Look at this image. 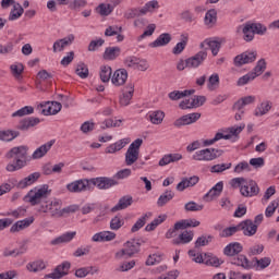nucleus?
Instances as JSON below:
<instances>
[{
  "label": "nucleus",
  "instance_id": "nucleus-1",
  "mask_svg": "<svg viewBox=\"0 0 279 279\" xmlns=\"http://www.w3.org/2000/svg\"><path fill=\"white\" fill-rule=\"evenodd\" d=\"M27 151H29V147L25 145L11 148L4 157L7 160H12V158H15V163H8L5 171H9V173H14V171H21L23 167H27Z\"/></svg>",
  "mask_w": 279,
  "mask_h": 279
},
{
  "label": "nucleus",
  "instance_id": "nucleus-2",
  "mask_svg": "<svg viewBox=\"0 0 279 279\" xmlns=\"http://www.w3.org/2000/svg\"><path fill=\"white\" fill-rule=\"evenodd\" d=\"M231 186L233 189H240V193L243 197H254L260 193L258 183L254 180H245V178H234L231 180Z\"/></svg>",
  "mask_w": 279,
  "mask_h": 279
},
{
  "label": "nucleus",
  "instance_id": "nucleus-3",
  "mask_svg": "<svg viewBox=\"0 0 279 279\" xmlns=\"http://www.w3.org/2000/svg\"><path fill=\"white\" fill-rule=\"evenodd\" d=\"M49 195H51V190H49V185L44 184L39 189L35 187L31 190L24 197V202H28L32 206H38V204H43Z\"/></svg>",
  "mask_w": 279,
  "mask_h": 279
},
{
  "label": "nucleus",
  "instance_id": "nucleus-4",
  "mask_svg": "<svg viewBox=\"0 0 279 279\" xmlns=\"http://www.w3.org/2000/svg\"><path fill=\"white\" fill-rule=\"evenodd\" d=\"M223 156V150L218 148H204L193 154L192 160L196 162H210Z\"/></svg>",
  "mask_w": 279,
  "mask_h": 279
},
{
  "label": "nucleus",
  "instance_id": "nucleus-5",
  "mask_svg": "<svg viewBox=\"0 0 279 279\" xmlns=\"http://www.w3.org/2000/svg\"><path fill=\"white\" fill-rule=\"evenodd\" d=\"M242 34H244V40L246 43H252L254 40V36L256 34L258 36H264V34H267V26L260 24V23H245L242 29Z\"/></svg>",
  "mask_w": 279,
  "mask_h": 279
},
{
  "label": "nucleus",
  "instance_id": "nucleus-6",
  "mask_svg": "<svg viewBox=\"0 0 279 279\" xmlns=\"http://www.w3.org/2000/svg\"><path fill=\"white\" fill-rule=\"evenodd\" d=\"M141 252V241L131 240L124 244V248L116 253V258L121 260V258H132L134 254Z\"/></svg>",
  "mask_w": 279,
  "mask_h": 279
},
{
  "label": "nucleus",
  "instance_id": "nucleus-7",
  "mask_svg": "<svg viewBox=\"0 0 279 279\" xmlns=\"http://www.w3.org/2000/svg\"><path fill=\"white\" fill-rule=\"evenodd\" d=\"M39 213H50L51 217H62V201L53 198L50 202H46L39 208Z\"/></svg>",
  "mask_w": 279,
  "mask_h": 279
},
{
  "label": "nucleus",
  "instance_id": "nucleus-8",
  "mask_svg": "<svg viewBox=\"0 0 279 279\" xmlns=\"http://www.w3.org/2000/svg\"><path fill=\"white\" fill-rule=\"evenodd\" d=\"M124 64L129 69H136L137 71H147L149 62L135 56H130L124 59Z\"/></svg>",
  "mask_w": 279,
  "mask_h": 279
},
{
  "label": "nucleus",
  "instance_id": "nucleus-9",
  "mask_svg": "<svg viewBox=\"0 0 279 279\" xmlns=\"http://www.w3.org/2000/svg\"><path fill=\"white\" fill-rule=\"evenodd\" d=\"M89 184H93V186H97V189H99L100 191H107L108 189H112V186H117L119 182L108 177H98L89 179Z\"/></svg>",
  "mask_w": 279,
  "mask_h": 279
},
{
  "label": "nucleus",
  "instance_id": "nucleus-10",
  "mask_svg": "<svg viewBox=\"0 0 279 279\" xmlns=\"http://www.w3.org/2000/svg\"><path fill=\"white\" fill-rule=\"evenodd\" d=\"M208 58V52L206 50H202L197 52L195 56L190 57L185 60V65L187 69H197L201 64H204V61Z\"/></svg>",
  "mask_w": 279,
  "mask_h": 279
},
{
  "label": "nucleus",
  "instance_id": "nucleus-11",
  "mask_svg": "<svg viewBox=\"0 0 279 279\" xmlns=\"http://www.w3.org/2000/svg\"><path fill=\"white\" fill-rule=\"evenodd\" d=\"M256 51L242 52L233 59V64L234 66H243V64H250L256 61Z\"/></svg>",
  "mask_w": 279,
  "mask_h": 279
},
{
  "label": "nucleus",
  "instance_id": "nucleus-12",
  "mask_svg": "<svg viewBox=\"0 0 279 279\" xmlns=\"http://www.w3.org/2000/svg\"><path fill=\"white\" fill-rule=\"evenodd\" d=\"M202 119V113L194 112L185 114L173 122L174 128H182V125H191Z\"/></svg>",
  "mask_w": 279,
  "mask_h": 279
},
{
  "label": "nucleus",
  "instance_id": "nucleus-13",
  "mask_svg": "<svg viewBox=\"0 0 279 279\" xmlns=\"http://www.w3.org/2000/svg\"><path fill=\"white\" fill-rule=\"evenodd\" d=\"M202 119V113L194 112L185 114L173 122L174 128H182V125H191Z\"/></svg>",
  "mask_w": 279,
  "mask_h": 279
},
{
  "label": "nucleus",
  "instance_id": "nucleus-14",
  "mask_svg": "<svg viewBox=\"0 0 279 279\" xmlns=\"http://www.w3.org/2000/svg\"><path fill=\"white\" fill-rule=\"evenodd\" d=\"M70 269H71V263L63 262L61 265L54 268L53 272L46 275V278H51V279L64 278V276L69 275Z\"/></svg>",
  "mask_w": 279,
  "mask_h": 279
},
{
  "label": "nucleus",
  "instance_id": "nucleus-15",
  "mask_svg": "<svg viewBox=\"0 0 279 279\" xmlns=\"http://www.w3.org/2000/svg\"><path fill=\"white\" fill-rule=\"evenodd\" d=\"M240 232H243L244 236H254L258 229L252 219L241 221L239 225Z\"/></svg>",
  "mask_w": 279,
  "mask_h": 279
},
{
  "label": "nucleus",
  "instance_id": "nucleus-16",
  "mask_svg": "<svg viewBox=\"0 0 279 279\" xmlns=\"http://www.w3.org/2000/svg\"><path fill=\"white\" fill-rule=\"evenodd\" d=\"M74 40H75V35L73 34L68 35L62 39H58L57 41H54L52 46L53 53H58V51H64V48L73 45Z\"/></svg>",
  "mask_w": 279,
  "mask_h": 279
},
{
  "label": "nucleus",
  "instance_id": "nucleus-17",
  "mask_svg": "<svg viewBox=\"0 0 279 279\" xmlns=\"http://www.w3.org/2000/svg\"><path fill=\"white\" fill-rule=\"evenodd\" d=\"M38 123H40V118H34V117L25 118L19 122L17 129L21 132H28L31 128H36Z\"/></svg>",
  "mask_w": 279,
  "mask_h": 279
},
{
  "label": "nucleus",
  "instance_id": "nucleus-18",
  "mask_svg": "<svg viewBox=\"0 0 279 279\" xmlns=\"http://www.w3.org/2000/svg\"><path fill=\"white\" fill-rule=\"evenodd\" d=\"M114 239H117V233L112 231H101L95 233L92 241H94V243H106L108 241H114Z\"/></svg>",
  "mask_w": 279,
  "mask_h": 279
},
{
  "label": "nucleus",
  "instance_id": "nucleus-19",
  "mask_svg": "<svg viewBox=\"0 0 279 279\" xmlns=\"http://www.w3.org/2000/svg\"><path fill=\"white\" fill-rule=\"evenodd\" d=\"M134 97V84L130 83L122 90V95L120 96V105L130 106V101Z\"/></svg>",
  "mask_w": 279,
  "mask_h": 279
},
{
  "label": "nucleus",
  "instance_id": "nucleus-20",
  "mask_svg": "<svg viewBox=\"0 0 279 279\" xmlns=\"http://www.w3.org/2000/svg\"><path fill=\"white\" fill-rule=\"evenodd\" d=\"M134 204V198L132 195L122 196L116 206L111 208V213H119V210H125V208H130Z\"/></svg>",
  "mask_w": 279,
  "mask_h": 279
},
{
  "label": "nucleus",
  "instance_id": "nucleus-21",
  "mask_svg": "<svg viewBox=\"0 0 279 279\" xmlns=\"http://www.w3.org/2000/svg\"><path fill=\"white\" fill-rule=\"evenodd\" d=\"M90 184V180H77L66 185L68 191L70 193H82V191H86V186Z\"/></svg>",
  "mask_w": 279,
  "mask_h": 279
},
{
  "label": "nucleus",
  "instance_id": "nucleus-22",
  "mask_svg": "<svg viewBox=\"0 0 279 279\" xmlns=\"http://www.w3.org/2000/svg\"><path fill=\"white\" fill-rule=\"evenodd\" d=\"M223 192V182H218L214 187H211L208 193L203 197L204 202H213L215 197H219Z\"/></svg>",
  "mask_w": 279,
  "mask_h": 279
},
{
  "label": "nucleus",
  "instance_id": "nucleus-23",
  "mask_svg": "<svg viewBox=\"0 0 279 279\" xmlns=\"http://www.w3.org/2000/svg\"><path fill=\"white\" fill-rule=\"evenodd\" d=\"M243 252V245L239 242H232L223 248L225 256H230L234 258V256H239Z\"/></svg>",
  "mask_w": 279,
  "mask_h": 279
},
{
  "label": "nucleus",
  "instance_id": "nucleus-24",
  "mask_svg": "<svg viewBox=\"0 0 279 279\" xmlns=\"http://www.w3.org/2000/svg\"><path fill=\"white\" fill-rule=\"evenodd\" d=\"M111 82L114 86H123V84L128 82V70L125 69L117 70L113 73V76L111 77Z\"/></svg>",
  "mask_w": 279,
  "mask_h": 279
},
{
  "label": "nucleus",
  "instance_id": "nucleus-25",
  "mask_svg": "<svg viewBox=\"0 0 279 279\" xmlns=\"http://www.w3.org/2000/svg\"><path fill=\"white\" fill-rule=\"evenodd\" d=\"M56 141L51 140L47 142L46 144L41 145L38 147L34 153H33V160H38L40 158H44V156H47L48 151L53 147V144Z\"/></svg>",
  "mask_w": 279,
  "mask_h": 279
},
{
  "label": "nucleus",
  "instance_id": "nucleus-26",
  "mask_svg": "<svg viewBox=\"0 0 279 279\" xmlns=\"http://www.w3.org/2000/svg\"><path fill=\"white\" fill-rule=\"evenodd\" d=\"M40 178V173L39 172H33L31 173L28 177L22 179L19 183H17V187L19 189H27V186H32V184H34L36 181H38Z\"/></svg>",
  "mask_w": 279,
  "mask_h": 279
},
{
  "label": "nucleus",
  "instance_id": "nucleus-27",
  "mask_svg": "<svg viewBox=\"0 0 279 279\" xmlns=\"http://www.w3.org/2000/svg\"><path fill=\"white\" fill-rule=\"evenodd\" d=\"M169 43H171V34L162 33L155 41L149 44V47L156 49L158 47H166V45H169Z\"/></svg>",
  "mask_w": 279,
  "mask_h": 279
},
{
  "label": "nucleus",
  "instance_id": "nucleus-28",
  "mask_svg": "<svg viewBox=\"0 0 279 279\" xmlns=\"http://www.w3.org/2000/svg\"><path fill=\"white\" fill-rule=\"evenodd\" d=\"M121 56V47L116 46V47H107L105 49V52L102 54L104 60L112 61L117 60Z\"/></svg>",
  "mask_w": 279,
  "mask_h": 279
},
{
  "label": "nucleus",
  "instance_id": "nucleus-29",
  "mask_svg": "<svg viewBox=\"0 0 279 279\" xmlns=\"http://www.w3.org/2000/svg\"><path fill=\"white\" fill-rule=\"evenodd\" d=\"M34 223V218H26L24 220L16 221L10 229V232H21V230H25V228H29Z\"/></svg>",
  "mask_w": 279,
  "mask_h": 279
},
{
  "label": "nucleus",
  "instance_id": "nucleus-30",
  "mask_svg": "<svg viewBox=\"0 0 279 279\" xmlns=\"http://www.w3.org/2000/svg\"><path fill=\"white\" fill-rule=\"evenodd\" d=\"M232 265L243 267V269H252V260L247 259L245 255H236L231 259Z\"/></svg>",
  "mask_w": 279,
  "mask_h": 279
},
{
  "label": "nucleus",
  "instance_id": "nucleus-31",
  "mask_svg": "<svg viewBox=\"0 0 279 279\" xmlns=\"http://www.w3.org/2000/svg\"><path fill=\"white\" fill-rule=\"evenodd\" d=\"M199 182V177H191V178H185L183 179L178 185H177V191H185V189H191V186H195Z\"/></svg>",
  "mask_w": 279,
  "mask_h": 279
},
{
  "label": "nucleus",
  "instance_id": "nucleus-32",
  "mask_svg": "<svg viewBox=\"0 0 279 279\" xmlns=\"http://www.w3.org/2000/svg\"><path fill=\"white\" fill-rule=\"evenodd\" d=\"M191 95H195V89H185L183 92L173 90L169 93L168 97L171 101H179V99H184V97H191Z\"/></svg>",
  "mask_w": 279,
  "mask_h": 279
},
{
  "label": "nucleus",
  "instance_id": "nucleus-33",
  "mask_svg": "<svg viewBox=\"0 0 279 279\" xmlns=\"http://www.w3.org/2000/svg\"><path fill=\"white\" fill-rule=\"evenodd\" d=\"M193 236H195V234L193 233V231H183L181 234H179V238L173 240V244L174 245H186V243H191L193 241Z\"/></svg>",
  "mask_w": 279,
  "mask_h": 279
},
{
  "label": "nucleus",
  "instance_id": "nucleus-34",
  "mask_svg": "<svg viewBox=\"0 0 279 279\" xmlns=\"http://www.w3.org/2000/svg\"><path fill=\"white\" fill-rule=\"evenodd\" d=\"M21 136V132L14 130H3L0 131V141L4 143H11L14 138H19Z\"/></svg>",
  "mask_w": 279,
  "mask_h": 279
},
{
  "label": "nucleus",
  "instance_id": "nucleus-35",
  "mask_svg": "<svg viewBox=\"0 0 279 279\" xmlns=\"http://www.w3.org/2000/svg\"><path fill=\"white\" fill-rule=\"evenodd\" d=\"M206 46L208 47V49H210L213 56H217V53H219V50L221 49V43L217 40L206 39L201 43V49H204V47Z\"/></svg>",
  "mask_w": 279,
  "mask_h": 279
},
{
  "label": "nucleus",
  "instance_id": "nucleus-36",
  "mask_svg": "<svg viewBox=\"0 0 279 279\" xmlns=\"http://www.w3.org/2000/svg\"><path fill=\"white\" fill-rule=\"evenodd\" d=\"M272 104L269 100L263 101L259 106L256 107L254 111V117H265L271 110Z\"/></svg>",
  "mask_w": 279,
  "mask_h": 279
},
{
  "label": "nucleus",
  "instance_id": "nucleus-37",
  "mask_svg": "<svg viewBox=\"0 0 279 279\" xmlns=\"http://www.w3.org/2000/svg\"><path fill=\"white\" fill-rule=\"evenodd\" d=\"M128 143H130V140H126V138L120 140V141L109 145L106 148V154H117V151H121V149H123V147H125V145H128Z\"/></svg>",
  "mask_w": 279,
  "mask_h": 279
},
{
  "label": "nucleus",
  "instance_id": "nucleus-38",
  "mask_svg": "<svg viewBox=\"0 0 279 279\" xmlns=\"http://www.w3.org/2000/svg\"><path fill=\"white\" fill-rule=\"evenodd\" d=\"M256 101V96H246L241 99H239L234 105H233V110H243L245 106H250V104H254Z\"/></svg>",
  "mask_w": 279,
  "mask_h": 279
},
{
  "label": "nucleus",
  "instance_id": "nucleus-39",
  "mask_svg": "<svg viewBox=\"0 0 279 279\" xmlns=\"http://www.w3.org/2000/svg\"><path fill=\"white\" fill-rule=\"evenodd\" d=\"M252 268L255 267L256 269H267L271 265V258L269 257H263L260 259H257L254 257L251 260Z\"/></svg>",
  "mask_w": 279,
  "mask_h": 279
},
{
  "label": "nucleus",
  "instance_id": "nucleus-40",
  "mask_svg": "<svg viewBox=\"0 0 279 279\" xmlns=\"http://www.w3.org/2000/svg\"><path fill=\"white\" fill-rule=\"evenodd\" d=\"M27 271H33L34 274L38 271H43V269H47V264H45V260L37 259L35 262L28 263L26 265Z\"/></svg>",
  "mask_w": 279,
  "mask_h": 279
},
{
  "label": "nucleus",
  "instance_id": "nucleus-41",
  "mask_svg": "<svg viewBox=\"0 0 279 279\" xmlns=\"http://www.w3.org/2000/svg\"><path fill=\"white\" fill-rule=\"evenodd\" d=\"M75 234H77V232L75 231L63 233L61 236L52 240L51 245H60V243H70V241H73V239H75Z\"/></svg>",
  "mask_w": 279,
  "mask_h": 279
},
{
  "label": "nucleus",
  "instance_id": "nucleus-42",
  "mask_svg": "<svg viewBox=\"0 0 279 279\" xmlns=\"http://www.w3.org/2000/svg\"><path fill=\"white\" fill-rule=\"evenodd\" d=\"M204 23L207 27H215L217 24V10H208L205 14Z\"/></svg>",
  "mask_w": 279,
  "mask_h": 279
},
{
  "label": "nucleus",
  "instance_id": "nucleus-43",
  "mask_svg": "<svg viewBox=\"0 0 279 279\" xmlns=\"http://www.w3.org/2000/svg\"><path fill=\"white\" fill-rule=\"evenodd\" d=\"M150 123L153 125H160L165 121V111L156 110L149 113L148 116Z\"/></svg>",
  "mask_w": 279,
  "mask_h": 279
},
{
  "label": "nucleus",
  "instance_id": "nucleus-44",
  "mask_svg": "<svg viewBox=\"0 0 279 279\" xmlns=\"http://www.w3.org/2000/svg\"><path fill=\"white\" fill-rule=\"evenodd\" d=\"M60 110H62V104L58 101H52L51 106H49L47 109L41 110V114H44L45 117H49L51 114H58Z\"/></svg>",
  "mask_w": 279,
  "mask_h": 279
},
{
  "label": "nucleus",
  "instance_id": "nucleus-45",
  "mask_svg": "<svg viewBox=\"0 0 279 279\" xmlns=\"http://www.w3.org/2000/svg\"><path fill=\"white\" fill-rule=\"evenodd\" d=\"M187 43H189V35H184V34L181 35V41L173 47L172 53H174V56H180V53H182V51L186 49Z\"/></svg>",
  "mask_w": 279,
  "mask_h": 279
},
{
  "label": "nucleus",
  "instance_id": "nucleus-46",
  "mask_svg": "<svg viewBox=\"0 0 279 279\" xmlns=\"http://www.w3.org/2000/svg\"><path fill=\"white\" fill-rule=\"evenodd\" d=\"M175 197V194L172 191H166L163 194H161L157 201V206L159 208H162V206H167L171 199Z\"/></svg>",
  "mask_w": 279,
  "mask_h": 279
},
{
  "label": "nucleus",
  "instance_id": "nucleus-47",
  "mask_svg": "<svg viewBox=\"0 0 279 279\" xmlns=\"http://www.w3.org/2000/svg\"><path fill=\"white\" fill-rule=\"evenodd\" d=\"M138 151L128 148L125 153V165L126 167H132L138 160Z\"/></svg>",
  "mask_w": 279,
  "mask_h": 279
},
{
  "label": "nucleus",
  "instance_id": "nucleus-48",
  "mask_svg": "<svg viewBox=\"0 0 279 279\" xmlns=\"http://www.w3.org/2000/svg\"><path fill=\"white\" fill-rule=\"evenodd\" d=\"M25 10L21 5V3H16L13 5V9L10 12L9 21H16L17 19H21L23 16V13Z\"/></svg>",
  "mask_w": 279,
  "mask_h": 279
},
{
  "label": "nucleus",
  "instance_id": "nucleus-49",
  "mask_svg": "<svg viewBox=\"0 0 279 279\" xmlns=\"http://www.w3.org/2000/svg\"><path fill=\"white\" fill-rule=\"evenodd\" d=\"M11 73L15 80H22L23 78V71H25V66L23 63H14L10 65Z\"/></svg>",
  "mask_w": 279,
  "mask_h": 279
},
{
  "label": "nucleus",
  "instance_id": "nucleus-50",
  "mask_svg": "<svg viewBox=\"0 0 279 279\" xmlns=\"http://www.w3.org/2000/svg\"><path fill=\"white\" fill-rule=\"evenodd\" d=\"M25 252H27V246L22 245L20 248H14V250L5 248L3 251V256L4 257L13 256L14 258H16V256H21L25 254Z\"/></svg>",
  "mask_w": 279,
  "mask_h": 279
},
{
  "label": "nucleus",
  "instance_id": "nucleus-51",
  "mask_svg": "<svg viewBox=\"0 0 279 279\" xmlns=\"http://www.w3.org/2000/svg\"><path fill=\"white\" fill-rule=\"evenodd\" d=\"M75 73L78 75V77H81V80H86L89 75L88 65H86L84 62H80L76 65Z\"/></svg>",
  "mask_w": 279,
  "mask_h": 279
},
{
  "label": "nucleus",
  "instance_id": "nucleus-52",
  "mask_svg": "<svg viewBox=\"0 0 279 279\" xmlns=\"http://www.w3.org/2000/svg\"><path fill=\"white\" fill-rule=\"evenodd\" d=\"M112 78V68L109 65H102L100 68V80L101 82L106 83V82H110V80Z\"/></svg>",
  "mask_w": 279,
  "mask_h": 279
},
{
  "label": "nucleus",
  "instance_id": "nucleus-53",
  "mask_svg": "<svg viewBox=\"0 0 279 279\" xmlns=\"http://www.w3.org/2000/svg\"><path fill=\"white\" fill-rule=\"evenodd\" d=\"M29 114H34V107L25 106V107H22L21 109H19L17 111L13 112L12 118L13 119L16 117L23 118V117H27Z\"/></svg>",
  "mask_w": 279,
  "mask_h": 279
},
{
  "label": "nucleus",
  "instance_id": "nucleus-54",
  "mask_svg": "<svg viewBox=\"0 0 279 279\" xmlns=\"http://www.w3.org/2000/svg\"><path fill=\"white\" fill-rule=\"evenodd\" d=\"M267 69V62L265 59H260L256 66L253 69V72H251L255 77H258L259 75H263L265 73V70Z\"/></svg>",
  "mask_w": 279,
  "mask_h": 279
},
{
  "label": "nucleus",
  "instance_id": "nucleus-55",
  "mask_svg": "<svg viewBox=\"0 0 279 279\" xmlns=\"http://www.w3.org/2000/svg\"><path fill=\"white\" fill-rule=\"evenodd\" d=\"M184 209L186 213H199V211L204 210V205H199V204L191 201L184 205Z\"/></svg>",
  "mask_w": 279,
  "mask_h": 279
},
{
  "label": "nucleus",
  "instance_id": "nucleus-56",
  "mask_svg": "<svg viewBox=\"0 0 279 279\" xmlns=\"http://www.w3.org/2000/svg\"><path fill=\"white\" fill-rule=\"evenodd\" d=\"M160 8L157 0H151L147 2L141 10V14H147V12H153L154 10H157Z\"/></svg>",
  "mask_w": 279,
  "mask_h": 279
},
{
  "label": "nucleus",
  "instance_id": "nucleus-57",
  "mask_svg": "<svg viewBox=\"0 0 279 279\" xmlns=\"http://www.w3.org/2000/svg\"><path fill=\"white\" fill-rule=\"evenodd\" d=\"M124 223H125V221L123 220V218L121 216H116L110 221V229L111 230H121V228H123Z\"/></svg>",
  "mask_w": 279,
  "mask_h": 279
},
{
  "label": "nucleus",
  "instance_id": "nucleus-58",
  "mask_svg": "<svg viewBox=\"0 0 279 279\" xmlns=\"http://www.w3.org/2000/svg\"><path fill=\"white\" fill-rule=\"evenodd\" d=\"M236 232H240L239 225L235 227H228V228L223 229L220 232V236L222 239H228V236H234V234H236Z\"/></svg>",
  "mask_w": 279,
  "mask_h": 279
},
{
  "label": "nucleus",
  "instance_id": "nucleus-59",
  "mask_svg": "<svg viewBox=\"0 0 279 279\" xmlns=\"http://www.w3.org/2000/svg\"><path fill=\"white\" fill-rule=\"evenodd\" d=\"M98 10H99L100 16H110L114 8L112 7V4L101 3L98 5Z\"/></svg>",
  "mask_w": 279,
  "mask_h": 279
},
{
  "label": "nucleus",
  "instance_id": "nucleus-60",
  "mask_svg": "<svg viewBox=\"0 0 279 279\" xmlns=\"http://www.w3.org/2000/svg\"><path fill=\"white\" fill-rule=\"evenodd\" d=\"M162 254H153L149 255L147 260H146V265L149 267L151 265H158L159 263H162Z\"/></svg>",
  "mask_w": 279,
  "mask_h": 279
},
{
  "label": "nucleus",
  "instance_id": "nucleus-61",
  "mask_svg": "<svg viewBox=\"0 0 279 279\" xmlns=\"http://www.w3.org/2000/svg\"><path fill=\"white\" fill-rule=\"evenodd\" d=\"M147 217L148 215L145 214L142 218L137 219V221L133 225L131 232H138V230H141V228L147 223Z\"/></svg>",
  "mask_w": 279,
  "mask_h": 279
},
{
  "label": "nucleus",
  "instance_id": "nucleus-62",
  "mask_svg": "<svg viewBox=\"0 0 279 279\" xmlns=\"http://www.w3.org/2000/svg\"><path fill=\"white\" fill-rule=\"evenodd\" d=\"M253 80H256V75L250 72L238 80V86H245V84H250V82H253Z\"/></svg>",
  "mask_w": 279,
  "mask_h": 279
},
{
  "label": "nucleus",
  "instance_id": "nucleus-63",
  "mask_svg": "<svg viewBox=\"0 0 279 279\" xmlns=\"http://www.w3.org/2000/svg\"><path fill=\"white\" fill-rule=\"evenodd\" d=\"M209 90H215V88H217V86H219V74H213L209 78H208V84H207Z\"/></svg>",
  "mask_w": 279,
  "mask_h": 279
},
{
  "label": "nucleus",
  "instance_id": "nucleus-64",
  "mask_svg": "<svg viewBox=\"0 0 279 279\" xmlns=\"http://www.w3.org/2000/svg\"><path fill=\"white\" fill-rule=\"evenodd\" d=\"M123 32V27L121 26H109L105 31V36H117V34H121Z\"/></svg>",
  "mask_w": 279,
  "mask_h": 279
}]
</instances>
